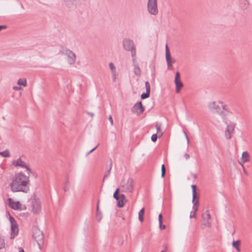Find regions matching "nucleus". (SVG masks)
<instances>
[{"instance_id":"nucleus-59","label":"nucleus","mask_w":252,"mask_h":252,"mask_svg":"<svg viewBox=\"0 0 252 252\" xmlns=\"http://www.w3.org/2000/svg\"><path fill=\"white\" fill-rule=\"evenodd\" d=\"M162 133H161L160 134L159 136H162Z\"/></svg>"},{"instance_id":"nucleus-8","label":"nucleus","mask_w":252,"mask_h":252,"mask_svg":"<svg viewBox=\"0 0 252 252\" xmlns=\"http://www.w3.org/2000/svg\"><path fill=\"white\" fill-rule=\"evenodd\" d=\"M202 223L201 224V227L202 229H204L205 227H209L211 226L209 220L210 219L211 216L209 213L208 210H207L205 213L202 215Z\"/></svg>"},{"instance_id":"nucleus-7","label":"nucleus","mask_w":252,"mask_h":252,"mask_svg":"<svg viewBox=\"0 0 252 252\" xmlns=\"http://www.w3.org/2000/svg\"><path fill=\"white\" fill-rule=\"evenodd\" d=\"M227 126L225 130L224 135L226 139H230L231 138V135L234 133V128L235 124L230 122V124H226Z\"/></svg>"},{"instance_id":"nucleus-58","label":"nucleus","mask_w":252,"mask_h":252,"mask_svg":"<svg viewBox=\"0 0 252 252\" xmlns=\"http://www.w3.org/2000/svg\"><path fill=\"white\" fill-rule=\"evenodd\" d=\"M91 153H90V151L87 153L86 157L88 156L89 154H90Z\"/></svg>"},{"instance_id":"nucleus-44","label":"nucleus","mask_w":252,"mask_h":252,"mask_svg":"<svg viewBox=\"0 0 252 252\" xmlns=\"http://www.w3.org/2000/svg\"><path fill=\"white\" fill-rule=\"evenodd\" d=\"M159 228L160 229H164L165 228V225H163L162 223H159Z\"/></svg>"},{"instance_id":"nucleus-41","label":"nucleus","mask_w":252,"mask_h":252,"mask_svg":"<svg viewBox=\"0 0 252 252\" xmlns=\"http://www.w3.org/2000/svg\"><path fill=\"white\" fill-rule=\"evenodd\" d=\"M189 217L190 218H195L196 217V212L191 211Z\"/></svg>"},{"instance_id":"nucleus-31","label":"nucleus","mask_w":252,"mask_h":252,"mask_svg":"<svg viewBox=\"0 0 252 252\" xmlns=\"http://www.w3.org/2000/svg\"><path fill=\"white\" fill-rule=\"evenodd\" d=\"M109 66L110 69H111V70L113 73V75L115 76V73H116V67H115L114 64L112 63H110L109 64Z\"/></svg>"},{"instance_id":"nucleus-50","label":"nucleus","mask_w":252,"mask_h":252,"mask_svg":"<svg viewBox=\"0 0 252 252\" xmlns=\"http://www.w3.org/2000/svg\"><path fill=\"white\" fill-rule=\"evenodd\" d=\"M184 157H185V158L186 159H189V157H190L189 155V154H187V153H186V154H185L184 155Z\"/></svg>"},{"instance_id":"nucleus-27","label":"nucleus","mask_w":252,"mask_h":252,"mask_svg":"<svg viewBox=\"0 0 252 252\" xmlns=\"http://www.w3.org/2000/svg\"><path fill=\"white\" fill-rule=\"evenodd\" d=\"M17 84L19 85L26 87L27 84V80L25 78H23V79L20 78L18 80Z\"/></svg>"},{"instance_id":"nucleus-60","label":"nucleus","mask_w":252,"mask_h":252,"mask_svg":"<svg viewBox=\"0 0 252 252\" xmlns=\"http://www.w3.org/2000/svg\"><path fill=\"white\" fill-rule=\"evenodd\" d=\"M161 252H164V251H161Z\"/></svg>"},{"instance_id":"nucleus-36","label":"nucleus","mask_w":252,"mask_h":252,"mask_svg":"<svg viewBox=\"0 0 252 252\" xmlns=\"http://www.w3.org/2000/svg\"><path fill=\"white\" fill-rule=\"evenodd\" d=\"M165 172H166L165 166L164 164H162L161 165V176L162 178L164 177L165 175Z\"/></svg>"},{"instance_id":"nucleus-47","label":"nucleus","mask_w":252,"mask_h":252,"mask_svg":"<svg viewBox=\"0 0 252 252\" xmlns=\"http://www.w3.org/2000/svg\"><path fill=\"white\" fill-rule=\"evenodd\" d=\"M13 89L14 90L18 91L21 89V88L18 86H14Z\"/></svg>"},{"instance_id":"nucleus-11","label":"nucleus","mask_w":252,"mask_h":252,"mask_svg":"<svg viewBox=\"0 0 252 252\" xmlns=\"http://www.w3.org/2000/svg\"><path fill=\"white\" fill-rule=\"evenodd\" d=\"M133 113H136L137 115L142 113L144 111V107L143 106L142 102L139 101L136 103L131 109Z\"/></svg>"},{"instance_id":"nucleus-18","label":"nucleus","mask_w":252,"mask_h":252,"mask_svg":"<svg viewBox=\"0 0 252 252\" xmlns=\"http://www.w3.org/2000/svg\"><path fill=\"white\" fill-rule=\"evenodd\" d=\"M118 200H117V205L119 208H122L124 206V201L126 200V196L123 194L119 195Z\"/></svg>"},{"instance_id":"nucleus-5","label":"nucleus","mask_w":252,"mask_h":252,"mask_svg":"<svg viewBox=\"0 0 252 252\" xmlns=\"http://www.w3.org/2000/svg\"><path fill=\"white\" fill-rule=\"evenodd\" d=\"M134 181L132 178H128L126 182L123 181L121 183L122 191L131 192L133 189Z\"/></svg>"},{"instance_id":"nucleus-33","label":"nucleus","mask_w":252,"mask_h":252,"mask_svg":"<svg viewBox=\"0 0 252 252\" xmlns=\"http://www.w3.org/2000/svg\"><path fill=\"white\" fill-rule=\"evenodd\" d=\"M5 247L4 239L3 237H0V250Z\"/></svg>"},{"instance_id":"nucleus-3","label":"nucleus","mask_w":252,"mask_h":252,"mask_svg":"<svg viewBox=\"0 0 252 252\" xmlns=\"http://www.w3.org/2000/svg\"><path fill=\"white\" fill-rule=\"evenodd\" d=\"M32 237L37 243L39 248L41 249V245L43 244L44 242L43 232L38 228L35 227L33 229Z\"/></svg>"},{"instance_id":"nucleus-26","label":"nucleus","mask_w":252,"mask_h":252,"mask_svg":"<svg viewBox=\"0 0 252 252\" xmlns=\"http://www.w3.org/2000/svg\"><path fill=\"white\" fill-rule=\"evenodd\" d=\"M240 240H237V241H234L233 242H232V246L233 247H234L235 248H236V249L237 250V251L238 252H240V249L239 248V246H240Z\"/></svg>"},{"instance_id":"nucleus-34","label":"nucleus","mask_w":252,"mask_h":252,"mask_svg":"<svg viewBox=\"0 0 252 252\" xmlns=\"http://www.w3.org/2000/svg\"><path fill=\"white\" fill-rule=\"evenodd\" d=\"M150 93L146 92V93H143L141 95V98L142 99H144L149 97Z\"/></svg>"},{"instance_id":"nucleus-40","label":"nucleus","mask_w":252,"mask_h":252,"mask_svg":"<svg viewBox=\"0 0 252 252\" xmlns=\"http://www.w3.org/2000/svg\"><path fill=\"white\" fill-rule=\"evenodd\" d=\"M160 126H161V125L158 123H157L156 125V127L157 129V133H158L159 131L160 130Z\"/></svg>"},{"instance_id":"nucleus-19","label":"nucleus","mask_w":252,"mask_h":252,"mask_svg":"<svg viewBox=\"0 0 252 252\" xmlns=\"http://www.w3.org/2000/svg\"><path fill=\"white\" fill-rule=\"evenodd\" d=\"M132 65L134 69V73L136 76H139L141 75V71L138 64L135 62L132 63Z\"/></svg>"},{"instance_id":"nucleus-49","label":"nucleus","mask_w":252,"mask_h":252,"mask_svg":"<svg viewBox=\"0 0 252 252\" xmlns=\"http://www.w3.org/2000/svg\"><path fill=\"white\" fill-rule=\"evenodd\" d=\"M99 201L98 200L97 204V206H96V212H98L100 211L99 210Z\"/></svg>"},{"instance_id":"nucleus-32","label":"nucleus","mask_w":252,"mask_h":252,"mask_svg":"<svg viewBox=\"0 0 252 252\" xmlns=\"http://www.w3.org/2000/svg\"><path fill=\"white\" fill-rule=\"evenodd\" d=\"M119 192H120V189L119 188H117L115 191L114 192V194H113V197L116 199V200H118V198H119Z\"/></svg>"},{"instance_id":"nucleus-29","label":"nucleus","mask_w":252,"mask_h":252,"mask_svg":"<svg viewBox=\"0 0 252 252\" xmlns=\"http://www.w3.org/2000/svg\"><path fill=\"white\" fill-rule=\"evenodd\" d=\"M69 179L68 176H67L65 179V181L64 183L63 189L64 191H67V190H68L69 189Z\"/></svg>"},{"instance_id":"nucleus-43","label":"nucleus","mask_w":252,"mask_h":252,"mask_svg":"<svg viewBox=\"0 0 252 252\" xmlns=\"http://www.w3.org/2000/svg\"><path fill=\"white\" fill-rule=\"evenodd\" d=\"M176 62L175 60L174 59H172L171 58V55L170 54V63H175Z\"/></svg>"},{"instance_id":"nucleus-4","label":"nucleus","mask_w":252,"mask_h":252,"mask_svg":"<svg viewBox=\"0 0 252 252\" xmlns=\"http://www.w3.org/2000/svg\"><path fill=\"white\" fill-rule=\"evenodd\" d=\"M61 52L66 55L68 58V63L69 64H73L76 62V55L71 50L67 48L62 47Z\"/></svg>"},{"instance_id":"nucleus-15","label":"nucleus","mask_w":252,"mask_h":252,"mask_svg":"<svg viewBox=\"0 0 252 252\" xmlns=\"http://www.w3.org/2000/svg\"><path fill=\"white\" fill-rule=\"evenodd\" d=\"M19 232V228L17 224L11 225V235L10 239H14L16 236Z\"/></svg>"},{"instance_id":"nucleus-23","label":"nucleus","mask_w":252,"mask_h":252,"mask_svg":"<svg viewBox=\"0 0 252 252\" xmlns=\"http://www.w3.org/2000/svg\"><path fill=\"white\" fill-rule=\"evenodd\" d=\"M129 51L131 52V57L132 58V63H134L136 62V47L133 48L132 49H131V50H129Z\"/></svg>"},{"instance_id":"nucleus-12","label":"nucleus","mask_w":252,"mask_h":252,"mask_svg":"<svg viewBox=\"0 0 252 252\" xmlns=\"http://www.w3.org/2000/svg\"><path fill=\"white\" fill-rule=\"evenodd\" d=\"M32 212L34 214H37L41 209L40 201L39 199L34 198L32 201Z\"/></svg>"},{"instance_id":"nucleus-53","label":"nucleus","mask_w":252,"mask_h":252,"mask_svg":"<svg viewBox=\"0 0 252 252\" xmlns=\"http://www.w3.org/2000/svg\"><path fill=\"white\" fill-rule=\"evenodd\" d=\"M243 168L244 172L245 173V174L246 175H247V174H248V173H247V171H246V170L245 168H244V167L243 166Z\"/></svg>"},{"instance_id":"nucleus-20","label":"nucleus","mask_w":252,"mask_h":252,"mask_svg":"<svg viewBox=\"0 0 252 252\" xmlns=\"http://www.w3.org/2000/svg\"><path fill=\"white\" fill-rule=\"evenodd\" d=\"M64 4L69 8L73 7L78 0H63Z\"/></svg>"},{"instance_id":"nucleus-35","label":"nucleus","mask_w":252,"mask_h":252,"mask_svg":"<svg viewBox=\"0 0 252 252\" xmlns=\"http://www.w3.org/2000/svg\"><path fill=\"white\" fill-rule=\"evenodd\" d=\"M102 218V214L101 212L100 211L98 212H96V219L98 221H100L101 220Z\"/></svg>"},{"instance_id":"nucleus-46","label":"nucleus","mask_w":252,"mask_h":252,"mask_svg":"<svg viewBox=\"0 0 252 252\" xmlns=\"http://www.w3.org/2000/svg\"><path fill=\"white\" fill-rule=\"evenodd\" d=\"M184 133L185 136V137L186 138V139L187 140V142H188V143H189V137H188V136L187 135V133L185 131H184Z\"/></svg>"},{"instance_id":"nucleus-30","label":"nucleus","mask_w":252,"mask_h":252,"mask_svg":"<svg viewBox=\"0 0 252 252\" xmlns=\"http://www.w3.org/2000/svg\"><path fill=\"white\" fill-rule=\"evenodd\" d=\"M0 155L4 158H8L10 156L8 150H6L3 152H0Z\"/></svg>"},{"instance_id":"nucleus-56","label":"nucleus","mask_w":252,"mask_h":252,"mask_svg":"<svg viewBox=\"0 0 252 252\" xmlns=\"http://www.w3.org/2000/svg\"><path fill=\"white\" fill-rule=\"evenodd\" d=\"M192 176L194 179H196L197 177V175L195 174H192Z\"/></svg>"},{"instance_id":"nucleus-22","label":"nucleus","mask_w":252,"mask_h":252,"mask_svg":"<svg viewBox=\"0 0 252 252\" xmlns=\"http://www.w3.org/2000/svg\"><path fill=\"white\" fill-rule=\"evenodd\" d=\"M192 202L193 204L192 209L193 210V212H196L198 209V204H199V198H197L195 200L193 201V199L192 200Z\"/></svg>"},{"instance_id":"nucleus-39","label":"nucleus","mask_w":252,"mask_h":252,"mask_svg":"<svg viewBox=\"0 0 252 252\" xmlns=\"http://www.w3.org/2000/svg\"><path fill=\"white\" fill-rule=\"evenodd\" d=\"M10 221L11 223V225L12 224H17L16 223V220H15L14 218L11 216H10Z\"/></svg>"},{"instance_id":"nucleus-6","label":"nucleus","mask_w":252,"mask_h":252,"mask_svg":"<svg viewBox=\"0 0 252 252\" xmlns=\"http://www.w3.org/2000/svg\"><path fill=\"white\" fill-rule=\"evenodd\" d=\"M218 102L221 104L222 110H221L220 109V112H218V114H219L223 122L225 124H227V116L228 115V113L230 112L229 110V108L228 106L226 104H225L222 101H219Z\"/></svg>"},{"instance_id":"nucleus-51","label":"nucleus","mask_w":252,"mask_h":252,"mask_svg":"<svg viewBox=\"0 0 252 252\" xmlns=\"http://www.w3.org/2000/svg\"><path fill=\"white\" fill-rule=\"evenodd\" d=\"M98 146V144L97 146H96L94 148L92 149L91 150H90V153L93 152L97 148Z\"/></svg>"},{"instance_id":"nucleus-55","label":"nucleus","mask_w":252,"mask_h":252,"mask_svg":"<svg viewBox=\"0 0 252 252\" xmlns=\"http://www.w3.org/2000/svg\"><path fill=\"white\" fill-rule=\"evenodd\" d=\"M116 73H115V76L113 75V81L115 82L116 81Z\"/></svg>"},{"instance_id":"nucleus-54","label":"nucleus","mask_w":252,"mask_h":252,"mask_svg":"<svg viewBox=\"0 0 252 252\" xmlns=\"http://www.w3.org/2000/svg\"><path fill=\"white\" fill-rule=\"evenodd\" d=\"M88 114L90 115L91 117H93L94 116V114L93 113H91V112H88Z\"/></svg>"},{"instance_id":"nucleus-52","label":"nucleus","mask_w":252,"mask_h":252,"mask_svg":"<svg viewBox=\"0 0 252 252\" xmlns=\"http://www.w3.org/2000/svg\"><path fill=\"white\" fill-rule=\"evenodd\" d=\"M19 252H24V249L22 248H19Z\"/></svg>"},{"instance_id":"nucleus-28","label":"nucleus","mask_w":252,"mask_h":252,"mask_svg":"<svg viewBox=\"0 0 252 252\" xmlns=\"http://www.w3.org/2000/svg\"><path fill=\"white\" fill-rule=\"evenodd\" d=\"M112 161L111 160H110L109 169L105 172V174L104 175V179H103V180L105 178H107V177H108L109 175H110V172H111V168H112Z\"/></svg>"},{"instance_id":"nucleus-13","label":"nucleus","mask_w":252,"mask_h":252,"mask_svg":"<svg viewBox=\"0 0 252 252\" xmlns=\"http://www.w3.org/2000/svg\"><path fill=\"white\" fill-rule=\"evenodd\" d=\"M175 83L176 85V92L179 93L183 87V84L181 80L180 74L178 71L176 72L175 74Z\"/></svg>"},{"instance_id":"nucleus-1","label":"nucleus","mask_w":252,"mask_h":252,"mask_svg":"<svg viewBox=\"0 0 252 252\" xmlns=\"http://www.w3.org/2000/svg\"><path fill=\"white\" fill-rule=\"evenodd\" d=\"M29 175L26 176L20 172L13 178L10 184V189L13 192L21 191L27 193L30 190Z\"/></svg>"},{"instance_id":"nucleus-10","label":"nucleus","mask_w":252,"mask_h":252,"mask_svg":"<svg viewBox=\"0 0 252 252\" xmlns=\"http://www.w3.org/2000/svg\"><path fill=\"white\" fill-rule=\"evenodd\" d=\"M12 164L16 167L19 166L22 168H26L29 175H30V173H32V171L30 168L26 165V163L24 161L22 160L21 158H19L17 160H13L12 162Z\"/></svg>"},{"instance_id":"nucleus-57","label":"nucleus","mask_w":252,"mask_h":252,"mask_svg":"<svg viewBox=\"0 0 252 252\" xmlns=\"http://www.w3.org/2000/svg\"><path fill=\"white\" fill-rule=\"evenodd\" d=\"M165 250H167L168 249V246L167 245H164Z\"/></svg>"},{"instance_id":"nucleus-42","label":"nucleus","mask_w":252,"mask_h":252,"mask_svg":"<svg viewBox=\"0 0 252 252\" xmlns=\"http://www.w3.org/2000/svg\"><path fill=\"white\" fill-rule=\"evenodd\" d=\"M162 215L161 214H160L158 215V221H159V223H162Z\"/></svg>"},{"instance_id":"nucleus-9","label":"nucleus","mask_w":252,"mask_h":252,"mask_svg":"<svg viewBox=\"0 0 252 252\" xmlns=\"http://www.w3.org/2000/svg\"><path fill=\"white\" fill-rule=\"evenodd\" d=\"M123 46L124 49L127 51L131 50L136 47L132 40L129 38H124L123 41Z\"/></svg>"},{"instance_id":"nucleus-48","label":"nucleus","mask_w":252,"mask_h":252,"mask_svg":"<svg viewBox=\"0 0 252 252\" xmlns=\"http://www.w3.org/2000/svg\"><path fill=\"white\" fill-rule=\"evenodd\" d=\"M6 28V26L5 25H0V31L2 30L5 29Z\"/></svg>"},{"instance_id":"nucleus-24","label":"nucleus","mask_w":252,"mask_h":252,"mask_svg":"<svg viewBox=\"0 0 252 252\" xmlns=\"http://www.w3.org/2000/svg\"><path fill=\"white\" fill-rule=\"evenodd\" d=\"M145 209L144 208H142L138 213L139 220L141 222H143L144 220V215Z\"/></svg>"},{"instance_id":"nucleus-25","label":"nucleus","mask_w":252,"mask_h":252,"mask_svg":"<svg viewBox=\"0 0 252 252\" xmlns=\"http://www.w3.org/2000/svg\"><path fill=\"white\" fill-rule=\"evenodd\" d=\"M192 191V198L193 201L195 200L197 198H198L197 196L196 192V186L195 185H191Z\"/></svg>"},{"instance_id":"nucleus-38","label":"nucleus","mask_w":252,"mask_h":252,"mask_svg":"<svg viewBox=\"0 0 252 252\" xmlns=\"http://www.w3.org/2000/svg\"><path fill=\"white\" fill-rule=\"evenodd\" d=\"M157 138H158V135L157 134H154L152 135V137H151V140L154 142H155L157 140Z\"/></svg>"},{"instance_id":"nucleus-14","label":"nucleus","mask_w":252,"mask_h":252,"mask_svg":"<svg viewBox=\"0 0 252 252\" xmlns=\"http://www.w3.org/2000/svg\"><path fill=\"white\" fill-rule=\"evenodd\" d=\"M165 58L168 69H172L173 66L170 62V51L167 44L165 45Z\"/></svg>"},{"instance_id":"nucleus-21","label":"nucleus","mask_w":252,"mask_h":252,"mask_svg":"<svg viewBox=\"0 0 252 252\" xmlns=\"http://www.w3.org/2000/svg\"><path fill=\"white\" fill-rule=\"evenodd\" d=\"M250 160V155L249 153L245 151L242 153L241 160L244 162H246L249 161Z\"/></svg>"},{"instance_id":"nucleus-17","label":"nucleus","mask_w":252,"mask_h":252,"mask_svg":"<svg viewBox=\"0 0 252 252\" xmlns=\"http://www.w3.org/2000/svg\"><path fill=\"white\" fill-rule=\"evenodd\" d=\"M8 205L11 208L14 210L19 209V205L20 204V202L19 201L14 202L11 198H8Z\"/></svg>"},{"instance_id":"nucleus-45","label":"nucleus","mask_w":252,"mask_h":252,"mask_svg":"<svg viewBox=\"0 0 252 252\" xmlns=\"http://www.w3.org/2000/svg\"><path fill=\"white\" fill-rule=\"evenodd\" d=\"M108 119L111 123V125L112 126L113 125V121L112 116L111 115H110Z\"/></svg>"},{"instance_id":"nucleus-37","label":"nucleus","mask_w":252,"mask_h":252,"mask_svg":"<svg viewBox=\"0 0 252 252\" xmlns=\"http://www.w3.org/2000/svg\"><path fill=\"white\" fill-rule=\"evenodd\" d=\"M145 87L146 92L150 93V85L149 82H146L145 83Z\"/></svg>"},{"instance_id":"nucleus-2","label":"nucleus","mask_w":252,"mask_h":252,"mask_svg":"<svg viewBox=\"0 0 252 252\" xmlns=\"http://www.w3.org/2000/svg\"><path fill=\"white\" fill-rule=\"evenodd\" d=\"M147 10L151 15H157L158 13V0H148Z\"/></svg>"},{"instance_id":"nucleus-16","label":"nucleus","mask_w":252,"mask_h":252,"mask_svg":"<svg viewBox=\"0 0 252 252\" xmlns=\"http://www.w3.org/2000/svg\"><path fill=\"white\" fill-rule=\"evenodd\" d=\"M208 107L210 110L216 112L217 113L220 112V110L221 109L220 107L215 101L210 102Z\"/></svg>"}]
</instances>
